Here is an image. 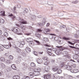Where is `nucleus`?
I'll list each match as a JSON object with an SVG mask.
<instances>
[{
	"instance_id": "nucleus-1",
	"label": "nucleus",
	"mask_w": 79,
	"mask_h": 79,
	"mask_svg": "<svg viewBox=\"0 0 79 79\" xmlns=\"http://www.w3.org/2000/svg\"><path fill=\"white\" fill-rule=\"evenodd\" d=\"M19 28L18 27H14L12 29V31L15 34H18V35H22L21 33H18Z\"/></svg>"
},
{
	"instance_id": "nucleus-2",
	"label": "nucleus",
	"mask_w": 79,
	"mask_h": 79,
	"mask_svg": "<svg viewBox=\"0 0 79 79\" xmlns=\"http://www.w3.org/2000/svg\"><path fill=\"white\" fill-rule=\"evenodd\" d=\"M2 29L4 30V35L5 36V37H7L8 35V33L6 32V31H7V28H6L5 27H2Z\"/></svg>"
},
{
	"instance_id": "nucleus-3",
	"label": "nucleus",
	"mask_w": 79,
	"mask_h": 79,
	"mask_svg": "<svg viewBox=\"0 0 79 79\" xmlns=\"http://www.w3.org/2000/svg\"><path fill=\"white\" fill-rule=\"evenodd\" d=\"M51 77V75L50 74H48L47 75H45L43 78H44V79H49Z\"/></svg>"
},
{
	"instance_id": "nucleus-4",
	"label": "nucleus",
	"mask_w": 79,
	"mask_h": 79,
	"mask_svg": "<svg viewBox=\"0 0 79 79\" xmlns=\"http://www.w3.org/2000/svg\"><path fill=\"white\" fill-rule=\"evenodd\" d=\"M19 21L21 23L20 25H21V24H27V22L26 21L22 19H20Z\"/></svg>"
},
{
	"instance_id": "nucleus-5",
	"label": "nucleus",
	"mask_w": 79,
	"mask_h": 79,
	"mask_svg": "<svg viewBox=\"0 0 79 79\" xmlns=\"http://www.w3.org/2000/svg\"><path fill=\"white\" fill-rule=\"evenodd\" d=\"M33 73L34 75L35 76H39L40 74V72L38 71H34L33 72Z\"/></svg>"
},
{
	"instance_id": "nucleus-6",
	"label": "nucleus",
	"mask_w": 79,
	"mask_h": 79,
	"mask_svg": "<svg viewBox=\"0 0 79 79\" xmlns=\"http://www.w3.org/2000/svg\"><path fill=\"white\" fill-rule=\"evenodd\" d=\"M11 68L13 70H16L17 68L15 64H12L11 66Z\"/></svg>"
},
{
	"instance_id": "nucleus-7",
	"label": "nucleus",
	"mask_w": 79,
	"mask_h": 79,
	"mask_svg": "<svg viewBox=\"0 0 79 79\" xmlns=\"http://www.w3.org/2000/svg\"><path fill=\"white\" fill-rule=\"evenodd\" d=\"M14 48L15 50H16L17 52H18V53H20L21 52V49L18 48H17V47H14Z\"/></svg>"
},
{
	"instance_id": "nucleus-8",
	"label": "nucleus",
	"mask_w": 79,
	"mask_h": 79,
	"mask_svg": "<svg viewBox=\"0 0 79 79\" xmlns=\"http://www.w3.org/2000/svg\"><path fill=\"white\" fill-rule=\"evenodd\" d=\"M26 40L27 42H32V38H27Z\"/></svg>"
},
{
	"instance_id": "nucleus-9",
	"label": "nucleus",
	"mask_w": 79,
	"mask_h": 79,
	"mask_svg": "<svg viewBox=\"0 0 79 79\" xmlns=\"http://www.w3.org/2000/svg\"><path fill=\"white\" fill-rule=\"evenodd\" d=\"M45 70L46 72H49L50 70V67L48 66H46L45 68Z\"/></svg>"
},
{
	"instance_id": "nucleus-10",
	"label": "nucleus",
	"mask_w": 79,
	"mask_h": 79,
	"mask_svg": "<svg viewBox=\"0 0 79 79\" xmlns=\"http://www.w3.org/2000/svg\"><path fill=\"white\" fill-rule=\"evenodd\" d=\"M25 50L27 53H29L31 52V49L27 47L26 48Z\"/></svg>"
},
{
	"instance_id": "nucleus-11",
	"label": "nucleus",
	"mask_w": 79,
	"mask_h": 79,
	"mask_svg": "<svg viewBox=\"0 0 79 79\" xmlns=\"http://www.w3.org/2000/svg\"><path fill=\"white\" fill-rule=\"evenodd\" d=\"M37 62L39 64H41L42 62V60L38 58L37 59Z\"/></svg>"
},
{
	"instance_id": "nucleus-12",
	"label": "nucleus",
	"mask_w": 79,
	"mask_h": 79,
	"mask_svg": "<svg viewBox=\"0 0 79 79\" xmlns=\"http://www.w3.org/2000/svg\"><path fill=\"white\" fill-rule=\"evenodd\" d=\"M13 79H19V76L18 75H15L13 76Z\"/></svg>"
},
{
	"instance_id": "nucleus-13",
	"label": "nucleus",
	"mask_w": 79,
	"mask_h": 79,
	"mask_svg": "<svg viewBox=\"0 0 79 79\" xmlns=\"http://www.w3.org/2000/svg\"><path fill=\"white\" fill-rule=\"evenodd\" d=\"M28 75L29 77H30L31 78H32L34 77V75L33 74V73L31 72H30L29 73Z\"/></svg>"
},
{
	"instance_id": "nucleus-14",
	"label": "nucleus",
	"mask_w": 79,
	"mask_h": 79,
	"mask_svg": "<svg viewBox=\"0 0 79 79\" xmlns=\"http://www.w3.org/2000/svg\"><path fill=\"white\" fill-rule=\"evenodd\" d=\"M49 30L48 29H44L43 31L44 33V34H47V32H49Z\"/></svg>"
},
{
	"instance_id": "nucleus-15",
	"label": "nucleus",
	"mask_w": 79,
	"mask_h": 79,
	"mask_svg": "<svg viewBox=\"0 0 79 79\" xmlns=\"http://www.w3.org/2000/svg\"><path fill=\"white\" fill-rule=\"evenodd\" d=\"M50 35H51L49 36L50 39H53V35H55V36H56V35L55 34H50Z\"/></svg>"
},
{
	"instance_id": "nucleus-16",
	"label": "nucleus",
	"mask_w": 79,
	"mask_h": 79,
	"mask_svg": "<svg viewBox=\"0 0 79 79\" xmlns=\"http://www.w3.org/2000/svg\"><path fill=\"white\" fill-rule=\"evenodd\" d=\"M2 47H4L5 48H6V49H8L10 48L9 46L8 45H2Z\"/></svg>"
},
{
	"instance_id": "nucleus-17",
	"label": "nucleus",
	"mask_w": 79,
	"mask_h": 79,
	"mask_svg": "<svg viewBox=\"0 0 79 79\" xmlns=\"http://www.w3.org/2000/svg\"><path fill=\"white\" fill-rule=\"evenodd\" d=\"M53 77H55V78H56L57 79V78H58L59 77V76L57 75V74L55 73L53 75Z\"/></svg>"
},
{
	"instance_id": "nucleus-18",
	"label": "nucleus",
	"mask_w": 79,
	"mask_h": 79,
	"mask_svg": "<svg viewBox=\"0 0 79 79\" xmlns=\"http://www.w3.org/2000/svg\"><path fill=\"white\" fill-rule=\"evenodd\" d=\"M79 72V70L78 69H75L74 70V71L73 72H72V73H78Z\"/></svg>"
},
{
	"instance_id": "nucleus-19",
	"label": "nucleus",
	"mask_w": 79,
	"mask_h": 79,
	"mask_svg": "<svg viewBox=\"0 0 79 79\" xmlns=\"http://www.w3.org/2000/svg\"><path fill=\"white\" fill-rule=\"evenodd\" d=\"M64 63L61 62V63L60 64V66L62 68V67H63V66H64Z\"/></svg>"
},
{
	"instance_id": "nucleus-20",
	"label": "nucleus",
	"mask_w": 79,
	"mask_h": 79,
	"mask_svg": "<svg viewBox=\"0 0 79 79\" xmlns=\"http://www.w3.org/2000/svg\"><path fill=\"white\" fill-rule=\"evenodd\" d=\"M1 60L2 62H5V59L3 57H1Z\"/></svg>"
},
{
	"instance_id": "nucleus-21",
	"label": "nucleus",
	"mask_w": 79,
	"mask_h": 79,
	"mask_svg": "<svg viewBox=\"0 0 79 79\" xmlns=\"http://www.w3.org/2000/svg\"><path fill=\"white\" fill-rule=\"evenodd\" d=\"M1 13V16H5V14L4 11H1V12H0Z\"/></svg>"
},
{
	"instance_id": "nucleus-22",
	"label": "nucleus",
	"mask_w": 79,
	"mask_h": 79,
	"mask_svg": "<svg viewBox=\"0 0 79 79\" xmlns=\"http://www.w3.org/2000/svg\"><path fill=\"white\" fill-rule=\"evenodd\" d=\"M1 13V16H5V14L4 11H1V12H0Z\"/></svg>"
},
{
	"instance_id": "nucleus-23",
	"label": "nucleus",
	"mask_w": 79,
	"mask_h": 79,
	"mask_svg": "<svg viewBox=\"0 0 79 79\" xmlns=\"http://www.w3.org/2000/svg\"><path fill=\"white\" fill-rule=\"evenodd\" d=\"M35 71H36V70H37V71L38 72H39H39H40L41 71V69H40V68H38L37 69H35Z\"/></svg>"
},
{
	"instance_id": "nucleus-24",
	"label": "nucleus",
	"mask_w": 79,
	"mask_h": 79,
	"mask_svg": "<svg viewBox=\"0 0 79 79\" xmlns=\"http://www.w3.org/2000/svg\"><path fill=\"white\" fill-rule=\"evenodd\" d=\"M4 22H5V21H4V20H3V19H0V23L3 24Z\"/></svg>"
},
{
	"instance_id": "nucleus-25",
	"label": "nucleus",
	"mask_w": 79,
	"mask_h": 79,
	"mask_svg": "<svg viewBox=\"0 0 79 79\" xmlns=\"http://www.w3.org/2000/svg\"><path fill=\"white\" fill-rule=\"evenodd\" d=\"M7 63V64H10V63H12V61H11V60H7L6 61Z\"/></svg>"
},
{
	"instance_id": "nucleus-26",
	"label": "nucleus",
	"mask_w": 79,
	"mask_h": 79,
	"mask_svg": "<svg viewBox=\"0 0 79 79\" xmlns=\"http://www.w3.org/2000/svg\"><path fill=\"white\" fill-rule=\"evenodd\" d=\"M31 67H35V64L34 63H31Z\"/></svg>"
},
{
	"instance_id": "nucleus-27",
	"label": "nucleus",
	"mask_w": 79,
	"mask_h": 79,
	"mask_svg": "<svg viewBox=\"0 0 79 79\" xmlns=\"http://www.w3.org/2000/svg\"><path fill=\"white\" fill-rule=\"evenodd\" d=\"M62 72V71L60 69H58L57 70V73L58 74H61Z\"/></svg>"
},
{
	"instance_id": "nucleus-28",
	"label": "nucleus",
	"mask_w": 79,
	"mask_h": 79,
	"mask_svg": "<svg viewBox=\"0 0 79 79\" xmlns=\"http://www.w3.org/2000/svg\"><path fill=\"white\" fill-rule=\"evenodd\" d=\"M58 68H57V67H56L52 69V70L53 71H56L57 70H58Z\"/></svg>"
},
{
	"instance_id": "nucleus-29",
	"label": "nucleus",
	"mask_w": 79,
	"mask_h": 79,
	"mask_svg": "<svg viewBox=\"0 0 79 79\" xmlns=\"http://www.w3.org/2000/svg\"><path fill=\"white\" fill-rule=\"evenodd\" d=\"M77 56H77V55H75V56H74L73 58V59L74 60H76L77 58Z\"/></svg>"
},
{
	"instance_id": "nucleus-30",
	"label": "nucleus",
	"mask_w": 79,
	"mask_h": 79,
	"mask_svg": "<svg viewBox=\"0 0 79 79\" xmlns=\"http://www.w3.org/2000/svg\"><path fill=\"white\" fill-rule=\"evenodd\" d=\"M49 63H50L49 61H47L44 63V64L45 65H48Z\"/></svg>"
},
{
	"instance_id": "nucleus-31",
	"label": "nucleus",
	"mask_w": 79,
	"mask_h": 79,
	"mask_svg": "<svg viewBox=\"0 0 79 79\" xmlns=\"http://www.w3.org/2000/svg\"><path fill=\"white\" fill-rule=\"evenodd\" d=\"M56 53L57 55H60V51H56Z\"/></svg>"
},
{
	"instance_id": "nucleus-32",
	"label": "nucleus",
	"mask_w": 79,
	"mask_h": 79,
	"mask_svg": "<svg viewBox=\"0 0 79 79\" xmlns=\"http://www.w3.org/2000/svg\"><path fill=\"white\" fill-rule=\"evenodd\" d=\"M1 65L2 66V68H5V65L3 63H1Z\"/></svg>"
},
{
	"instance_id": "nucleus-33",
	"label": "nucleus",
	"mask_w": 79,
	"mask_h": 79,
	"mask_svg": "<svg viewBox=\"0 0 79 79\" xmlns=\"http://www.w3.org/2000/svg\"><path fill=\"white\" fill-rule=\"evenodd\" d=\"M43 40H44L45 42H47L48 41V39L46 38H43Z\"/></svg>"
},
{
	"instance_id": "nucleus-34",
	"label": "nucleus",
	"mask_w": 79,
	"mask_h": 79,
	"mask_svg": "<svg viewBox=\"0 0 79 79\" xmlns=\"http://www.w3.org/2000/svg\"><path fill=\"white\" fill-rule=\"evenodd\" d=\"M46 23V20H43V23L42 24L43 25H45V23Z\"/></svg>"
},
{
	"instance_id": "nucleus-35",
	"label": "nucleus",
	"mask_w": 79,
	"mask_h": 79,
	"mask_svg": "<svg viewBox=\"0 0 79 79\" xmlns=\"http://www.w3.org/2000/svg\"><path fill=\"white\" fill-rule=\"evenodd\" d=\"M67 69H68V70H71V67L69 66H68Z\"/></svg>"
},
{
	"instance_id": "nucleus-36",
	"label": "nucleus",
	"mask_w": 79,
	"mask_h": 79,
	"mask_svg": "<svg viewBox=\"0 0 79 79\" xmlns=\"http://www.w3.org/2000/svg\"><path fill=\"white\" fill-rule=\"evenodd\" d=\"M9 59L13 60V56L10 55L9 56Z\"/></svg>"
},
{
	"instance_id": "nucleus-37",
	"label": "nucleus",
	"mask_w": 79,
	"mask_h": 79,
	"mask_svg": "<svg viewBox=\"0 0 79 79\" xmlns=\"http://www.w3.org/2000/svg\"><path fill=\"white\" fill-rule=\"evenodd\" d=\"M30 44L32 46H34V43L32 41L30 42Z\"/></svg>"
},
{
	"instance_id": "nucleus-38",
	"label": "nucleus",
	"mask_w": 79,
	"mask_h": 79,
	"mask_svg": "<svg viewBox=\"0 0 79 79\" xmlns=\"http://www.w3.org/2000/svg\"><path fill=\"white\" fill-rule=\"evenodd\" d=\"M3 47L0 46V52L3 51Z\"/></svg>"
},
{
	"instance_id": "nucleus-39",
	"label": "nucleus",
	"mask_w": 79,
	"mask_h": 79,
	"mask_svg": "<svg viewBox=\"0 0 79 79\" xmlns=\"http://www.w3.org/2000/svg\"><path fill=\"white\" fill-rule=\"evenodd\" d=\"M38 25L39 26H43V24L42 23H38Z\"/></svg>"
},
{
	"instance_id": "nucleus-40",
	"label": "nucleus",
	"mask_w": 79,
	"mask_h": 79,
	"mask_svg": "<svg viewBox=\"0 0 79 79\" xmlns=\"http://www.w3.org/2000/svg\"><path fill=\"white\" fill-rule=\"evenodd\" d=\"M18 60H22V57H21V56H19L18 57Z\"/></svg>"
},
{
	"instance_id": "nucleus-41",
	"label": "nucleus",
	"mask_w": 79,
	"mask_h": 79,
	"mask_svg": "<svg viewBox=\"0 0 79 79\" xmlns=\"http://www.w3.org/2000/svg\"><path fill=\"white\" fill-rule=\"evenodd\" d=\"M54 40H58V37L57 36L55 37L54 38Z\"/></svg>"
},
{
	"instance_id": "nucleus-42",
	"label": "nucleus",
	"mask_w": 79,
	"mask_h": 79,
	"mask_svg": "<svg viewBox=\"0 0 79 79\" xmlns=\"http://www.w3.org/2000/svg\"><path fill=\"white\" fill-rule=\"evenodd\" d=\"M43 60H48V59L47 57H43Z\"/></svg>"
},
{
	"instance_id": "nucleus-43",
	"label": "nucleus",
	"mask_w": 79,
	"mask_h": 79,
	"mask_svg": "<svg viewBox=\"0 0 79 79\" xmlns=\"http://www.w3.org/2000/svg\"><path fill=\"white\" fill-rule=\"evenodd\" d=\"M20 44H22V45H25V42L24 41H22L21 42Z\"/></svg>"
},
{
	"instance_id": "nucleus-44",
	"label": "nucleus",
	"mask_w": 79,
	"mask_h": 79,
	"mask_svg": "<svg viewBox=\"0 0 79 79\" xmlns=\"http://www.w3.org/2000/svg\"><path fill=\"white\" fill-rule=\"evenodd\" d=\"M34 54L35 55H36V56H37V52L34 51Z\"/></svg>"
},
{
	"instance_id": "nucleus-45",
	"label": "nucleus",
	"mask_w": 79,
	"mask_h": 79,
	"mask_svg": "<svg viewBox=\"0 0 79 79\" xmlns=\"http://www.w3.org/2000/svg\"><path fill=\"white\" fill-rule=\"evenodd\" d=\"M48 55H50V56H51V55H52V53L48 51Z\"/></svg>"
},
{
	"instance_id": "nucleus-46",
	"label": "nucleus",
	"mask_w": 79,
	"mask_h": 79,
	"mask_svg": "<svg viewBox=\"0 0 79 79\" xmlns=\"http://www.w3.org/2000/svg\"><path fill=\"white\" fill-rule=\"evenodd\" d=\"M34 41H35V42H36L38 44H40V42L36 40H34Z\"/></svg>"
},
{
	"instance_id": "nucleus-47",
	"label": "nucleus",
	"mask_w": 79,
	"mask_h": 79,
	"mask_svg": "<svg viewBox=\"0 0 79 79\" xmlns=\"http://www.w3.org/2000/svg\"><path fill=\"white\" fill-rule=\"evenodd\" d=\"M37 32H42V30L40 29H37Z\"/></svg>"
},
{
	"instance_id": "nucleus-48",
	"label": "nucleus",
	"mask_w": 79,
	"mask_h": 79,
	"mask_svg": "<svg viewBox=\"0 0 79 79\" xmlns=\"http://www.w3.org/2000/svg\"><path fill=\"white\" fill-rule=\"evenodd\" d=\"M24 78L26 79H29V77L28 76H24Z\"/></svg>"
},
{
	"instance_id": "nucleus-49",
	"label": "nucleus",
	"mask_w": 79,
	"mask_h": 79,
	"mask_svg": "<svg viewBox=\"0 0 79 79\" xmlns=\"http://www.w3.org/2000/svg\"><path fill=\"white\" fill-rule=\"evenodd\" d=\"M19 47H20V48H23V45L20 44L19 45Z\"/></svg>"
},
{
	"instance_id": "nucleus-50",
	"label": "nucleus",
	"mask_w": 79,
	"mask_h": 79,
	"mask_svg": "<svg viewBox=\"0 0 79 79\" xmlns=\"http://www.w3.org/2000/svg\"><path fill=\"white\" fill-rule=\"evenodd\" d=\"M64 54H65V55H67V54H68V52L67 51H65L64 52Z\"/></svg>"
},
{
	"instance_id": "nucleus-51",
	"label": "nucleus",
	"mask_w": 79,
	"mask_h": 79,
	"mask_svg": "<svg viewBox=\"0 0 79 79\" xmlns=\"http://www.w3.org/2000/svg\"><path fill=\"white\" fill-rule=\"evenodd\" d=\"M20 27L22 28V29H24V30H25V29H26V27H24V26H23V27L21 26Z\"/></svg>"
},
{
	"instance_id": "nucleus-52",
	"label": "nucleus",
	"mask_w": 79,
	"mask_h": 79,
	"mask_svg": "<svg viewBox=\"0 0 79 79\" xmlns=\"http://www.w3.org/2000/svg\"><path fill=\"white\" fill-rule=\"evenodd\" d=\"M63 39H64V40H69V38L65 37L63 38Z\"/></svg>"
},
{
	"instance_id": "nucleus-53",
	"label": "nucleus",
	"mask_w": 79,
	"mask_h": 79,
	"mask_svg": "<svg viewBox=\"0 0 79 79\" xmlns=\"http://www.w3.org/2000/svg\"><path fill=\"white\" fill-rule=\"evenodd\" d=\"M74 37H78V34L77 35L76 34H75L74 35Z\"/></svg>"
},
{
	"instance_id": "nucleus-54",
	"label": "nucleus",
	"mask_w": 79,
	"mask_h": 79,
	"mask_svg": "<svg viewBox=\"0 0 79 79\" xmlns=\"http://www.w3.org/2000/svg\"><path fill=\"white\" fill-rule=\"evenodd\" d=\"M69 79H73V76H69Z\"/></svg>"
},
{
	"instance_id": "nucleus-55",
	"label": "nucleus",
	"mask_w": 79,
	"mask_h": 79,
	"mask_svg": "<svg viewBox=\"0 0 79 79\" xmlns=\"http://www.w3.org/2000/svg\"><path fill=\"white\" fill-rule=\"evenodd\" d=\"M68 43H69V44H71V45H74V44L69 42V41H68Z\"/></svg>"
},
{
	"instance_id": "nucleus-56",
	"label": "nucleus",
	"mask_w": 79,
	"mask_h": 79,
	"mask_svg": "<svg viewBox=\"0 0 79 79\" xmlns=\"http://www.w3.org/2000/svg\"><path fill=\"white\" fill-rule=\"evenodd\" d=\"M5 56H8V55H9L8 53H5Z\"/></svg>"
},
{
	"instance_id": "nucleus-57",
	"label": "nucleus",
	"mask_w": 79,
	"mask_h": 79,
	"mask_svg": "<svg viewBox=\"0 0 79 79\" xmlns=\"http://www.w3.org/2000/svg\"><path fill=\"white\" fill-rule=\"evenodd\" d=\"M44 46H45L46 47H50V46L48 44H45Z\"/></svg>"
},
{
	"instance_id": "nucleus-58",
	"label": "nucleus",
	"mask_w": 79,
	"mask_h": 79,
	"mask_svg": "<svg viewBox=\"0 0 79 79\" xmlns=\"http://www.w3.org/2000/svg\"><path fill=\"white\" fill-rule=\"evenodd\" d=\"M46 26L47 27H48V26H50V23H48L47 24Z\"/></svg>"
},
{
	"instance_id": "nucleus-59",
	"label": "nucleus",
	"mask_w": 79,
	"mask_h": 79,
	"mask_svg": "<svg viewBox=\"0 0 79 79\" xmlns=\"http://www.w3.org/2000/svg\"><path fill=\"white\" fill-rule=\"evenodd\" d=\"M17 7L19 8H21V5H17Z\"/></svg>"
},
{
	"instance_id": "nucleus-60",
	"label": "nucleus",
	"mask_w": 79,
	"mask_h": 79,
	"mask_svg": "<svg viewBox=\"0 0 79 79\" xmlns=\"http://www.w3.org/2000/svg\"><path fill=\"white\" fill-rule=\"evenodd\" d=\"M16 63H17V64H19V61L18 60H16Z\"/></svg>"
},
{
	"instance_id": "nucleus-61",
	"label": "nucleus",
	"mask_w": 79,
	"mask_h": 79,
	"mask_svg": "<svg viewBox=\"0 0 79 79\" xmlns=\"http://www.w3.org/2000/svg\"><path fill=\"white\" fill-rule=\"evenodd\" d=\"M8 40H12V38H11V37L8 38Z\"/></svg>"
},
{
	"instance_id": "nucleus-62",
	"label": "nucleus",
	"mask_w": 79,
	"mask_h": 79,
	"mask_svg": "<svg viewBox=\"0 0 79 79\" xmlns=\"http://www.w3.org/2000/svg\"><path fill=\"white\" fill-rule=\"evenodd\" d=\"M73 68H76V65L75 64H73Z\"/></svg>"
},
{
	"instance_id": "nucleus-63",
	"label": "nucleus",
	"mask_w": 79,
	"mask_h": 79,
	"mask_svg": "<svg viewBox=\"0 0 79 79\" xmlns=\"http://www.w3.org/2000/svg\"><path fill=\"white\" fill-rule=\"evenodd\" d=\"M57 48H59L60 49H61V48H62V46H56Z\"/></svg>"
},
{
	"instance_id": "nucleus-64",
	"label": "nucleus",
	"mask_w": 79,
	"mask_h": 79,
	"mask_svg": "<svg viewBox=\"0 0 79 79\" xmlns=\"http://www.w3.org/2000/svg\"><path fill=\"white\" fill-rule=\"evenodd\" d=\"M39 53L40 55H42L43 53V52H39Z\"/></svg>"
}]
</instances>
